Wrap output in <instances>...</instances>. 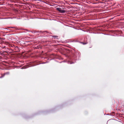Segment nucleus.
<instances>
[{
  "mask_svg": "<svg viewBox=\"0 0 124 124\" xmlns=\"http://www.w3.org/2000/svg\"><path fill=\"white\" fill-rule=\"evenodd\" d=\"M66 11L65 10H61V11L60 12V13H64Z\"/></svg>",
  "mask_w": 124,
  "mask_h": 124,
  "instance_id": "obj_1",
  "label": "nucleus"
},
{
  "mask_svg": "<svg viewBox=\"0 0 124 124\" xmlns=\"http://www.w3.org/2000/svg\"><path fill=\"white\" fill-rule=\"evenodd\" d=\"M57 10L60 12L61 10V9L60 8H57Z\"/></svg>",
  "mask_w": 124,
  "mask_h": 124,
  "instance_id": "obj_2",
  "label": "nucleus"
},
{
  "mask_svg": "<svg viewBox=\"0 0 124 124\" xmlns=\"http://www.w3.org/2000/svg\"><path fill=\"white\" fill-rule=\"evenodd\" d=\"M52 37L54 38H56L57 37H58L56 36H52Z\"/></svg>",
  "mask_w": 124,
  "mask_h": 124,
  "instance_id": "obj_3",
  "label": "nucleus"
},
{
  "mask_svg": "<svg viewBox=\"0 0 124 124\" xmlns=\"http://www.w3.org/2000/svg\"><path fill=\"white\" fill-rule=\"evenodd\" d=\"M9 74V72H7L5 73V74Z\"/></svg>",
  "mask_w": 124,
  "mask_h": 124,
  "instance_id": "obj_4",
  "label": "nucleus"
},
{
  "mask_svg": "<svg viewBox=\"0 0 124 124\" xmlns=\"http://www.w3.org/2000/svg\"><path fill=\"white\" fill-rule=\"evenodd\" d=\"M84 45H85V44H86V43H82Z\"/></svg>",
  "mask_w": 124,
  "mask_h": 124,
  "instance_id": "obj_5",
  "label": "nucleus"
},
{
  "mask_svg": "<svg viewBox=\"0 0 124 124\" xmlns=\"http://www.w3.org/2000/svg\"><path fill=\"white\" fill-rule=\"evenodd\" d=\"M5 75V74H4V75Z\"/></svg>",
  "mask_w": 124,
  "mask_h": 124,
  "instance_id": "obj_6",
  "label": "nucleus"
},
{
  "mask_svg": "<svg viewBox=\"0 0 124 124\" xmlns=\"http://www.w3.org/2000/svg\"><path fill=\"white\" fill-rule=\"evenodd\" d=\"M5 75V74H4V75Z\"/></svg>",
  "mask_w": 124,
  "mask_h": 124,
  "instance_id": "obj_7",
  "label": "nucleus"
},
{
  "mask_svg": "<svg viewBox=\"0 0 124 124\" xmlns=\"http://www.w3.org/2000/svg\"><path fill=\"white\" fill-rule=\"evenodd\" d=\"M5 29H7V28H6Z\"/></svg>",
  "mask_w": 124,
  "mask_h": 124,
  "instance_id": "obj_8",
  "label": "nucleus"
},
{
  "mask_svg": "<svg viewBox=\"0 0 124 124\" xmlns=\"http://www.w3.org/2000/svg\"><path fill=\"white\" fill-rule=\"evenodd\" d=\"M70 63L71 64L72 63Z\"/></svg>",
  "mask_w": 124,
  "mask_h": 124,
  "instance_id": "obj_9",
  "label": "nucleus"
}]
</instances>
